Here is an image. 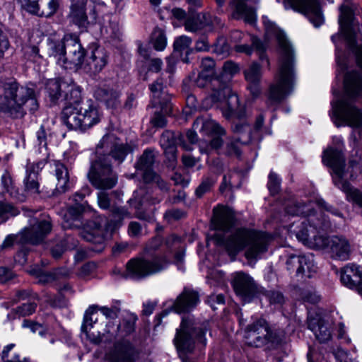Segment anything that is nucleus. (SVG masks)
Returning a JSON list of instances; mask_svg holds the SVG:
<instances>
[{
    "label": "nucleus",
    "mask_w": 362,
    "mask_h": 362,
    "mask_svg": "<svg viewBox=\"0 0 362 362\" xmlns=\"http://www.w3.org/2000/svg\"><path fill=\"white\" fill-rule=\"evenodd\" d=\"M264 25L267 33L274 35L279 45L278 71L268 93V103L274 105L280 103L293 89L296 57L294 49L284 32L270 21L264 22Z\"/></svg>",
    "instance_id": "obj_1"
},
{
    "label": "nucleus",
    "mask_w": 362,
    "mask_h": 362,
    "mask_svg": "<svg viewBox=\"0 0 362 362\" xmlns=\"http://www.w3.org/2000/svg\"><path fill=\"white\" fill-rule=\"evenodd\" d=\"M344 87L347 98L332 103L329 112L332 119L337 127L342 122L352 128L362 127V107H358L352 100L362 96V74L356 70L346 72Z\"/></svg>",
    "instance_id": "obj_2"
},
{
    "label": "nucleus",
    "mask_w": 362,
    "mask_h": 362,
    "mask_svg": "<svg viewBox=\"0 0 362 362\" xmlns=\"http://www.w3.org/2000/svg\"><path fill=\"white\" fill-rule=\"evenodd\" d=\"M313 229L308 230L306 226L297 233V238L310 248L322 250L334 259L345 261L349 258L351 249L349 241L342 236H328L320 234L321 231L331 227L329 218L324 217Z\"/></svg>",
    "instance_id": "obj_3"
},
{
    "label": "nucleus",
    "mask_w": 362,
    "mask_h": 362,
    "mask_svg": "<svg viewBox=\"0 0 362 362\" xmlns=\"http://www.w3.org/2000/svg\"><path fill=\"white\" fill-rule=\"evenodd\" d=\"M272 236L265 232L246 228H237L225 242L230 256H236L245 249V257L250 261H257L267 253Z\"/></svg>",
    "instance_id": "obj_4"
},
{
    "label": "nucleus",
    "mask_w": 362,
    "mask_h": 362,
    "mask_svg": "<svg viewBox=\"0 0 362 362\" xmlns=\"http://www.w3.org/2000/svg\"><path fill=\"white\" fill-rule=\"evenodd\" d=\"M0 110L12 118H21L26 110L35 112L39 107L33 88L20 85L16 81L3 83Z\"/></svg>",
    "instance_id": "obj_5"
},
{
    "label": "nucleus",
    "mask_w": 362,
    "mask_h": 362,
    "mask_svg": "<svg viewBox=\"0 0 362 362\" xmlns=\"http://www.w3.org/2000/svg\"><path fill=\"white\" fill-rule=\"evenodd\" d=\"M160 237L153 238L147 245L146 256L134 257L126 264L125 276L133 280H141L166 269L170 261L165 255H150L161 245Z\"/></svg>",
    "instance_id": "obj_6"
},
{
    "label": "nucleus",
    "mask_w": 362,
    "mask_h": 362,
    "mask_svg": "<svg viewBox=\"0 0 362 362\" xmlns=\"http://www.w3.org/2000/svg\"><path fill=\"white\" fill-rule=\"evenodd\" d=\"M47 45L49 57H53L59 66L73 71L81 68L86 52L77 35L66 34L61 40H49Z\"/></svg>",
    "instance_id": "obj_7"
},
{
    "label": "nucleus",
    "mask_w": 362,
    "mask_h": 362,
    "mask_svg": "<svg viewBox=\"0 0 362 362\" xmlns=\"http://www.w3.org/2000/svg\"><path fill=\"white\" fill-rule=\"evenodd\" d=\"M101 114L92 100L82 103L79 108L66 105L61 113V120L69 129L85 132L100 122Z\"/></svg>",
    "instance_id": "obj_8"
},
{
    "label": "nucleus",
    "mask_w": 362,
    "mask_h": 362,
    "mask_svg": "<svg viewBox=\"0 0 362 362\" xmlns=\"http://www.w3.org/2000/svg\"><path fill=\"white\" fill-rule=\"evenodd\" d=\"M209 329V323H195L189 317L182 318L180 329H177L174 339L175 344L179 352L180 357L184 362H187V354L192 353L194 349V339L206 344V332Z\"/></svg>",
    "instance_id": "obj_9"
},
{
    "label": "nucleus",
    "mask_w": 362,
    "mask_h": 362,
    "mask_svg": "<svg viewBox=\"0 0 362 362\" xmlns=\"http://www.w3.org/2000/svg\"><path fill=\"white\" fill-rule=\"evenodd\" d=\"M221 91L228 94L226 104L222 108L223 115L226 119H235L231 127L233 132L239 135L238 138L243 139V144H248L252 139L251 127L247 122L242 120L245 117V111L240 105L238 96L235 93H230V89L227 87L217 90L219 95Z\"/></svg>",
    "instance_id": "obj_10"
},
{
    "label": "nucleus",
    "mask_w": 362,
    "mask_h": 362,
    "mask_svg": "<svg viewBox=\"0 0 362 362\" xmlns=\"http://www.w3.org/2000/svg\"><path fill=\"white\" fill-rule=\"evenodd\" d=\"M30 227L25 228L17 235H8L1 245L2 249L11 247L14 243L21 245L40 243L52 230L49 217L39 221H30Z\"/></svg>",
    "instance_id": "obj_11"
},
{
    "label": "nucleus",
    "mask_w": 362,
    "mask_h": 362,
    "mask_svg": "<svg viewBox=\"0 0 362 362\" xmlns=\"http://www.w3.org/2000/svg\"><path fill=\"white\" fill-rule=\"evenodd\" d=\"M88 177L95 188L102 190L112 189L118 180L107 156H99L91 163Z\"/></svg>",
    "instance_id": "obj_12"
},
{
    "label": "nucleus",
    "mask_w": 362,
    "mask_h": 362,
    "mask_svg": "<svg viewBox=\"0 0 362 362\" xmlns=\"http://www.w3.org/2000/svg\"><path fill=\"white\" fill-rule=\"evenodd\" d=\"M68 18L80 29L86 30L98 22V6L91 0H71Z\"/></svg>",
    "instance_id": "obj_13"
},
{
    "label": "nucleus",
    "mask_w": 362,
    "mask_h": 362,
    "mask_svg": "<svg viewBox=\"0 0 362 362\" xmlns=\"http://www.w3.org/2000/svg\"><path fill=\"white\" fill-rule=\"evenodd\" d=\"M341 32L347 45L356 58L357 65L362 69V43L356 42V31L351 11L346 7L341 9L339 19Z\"/></svg>",
    "instance_id": "obj_14"
},
{
    "label": "nucleus",
    "mask_w": 362,
    "mask_h": 362,
    "mask_svg": "<svg viewBox=\"0 0 362 362\" xmlns=\"http://www.w3.org/2000/svg\"><path fill=\"white\" fill-rule=\"evenodd\" d=\"M285 210L286 212L291 216L305 217V219L301 222L300 226L296 233L303 229L304 226H306L308 230L315 228V225H317L319 221L323 220L321 216L327 217V216L322 212L320 214L315 213L312 202H305L301 200L291 201L286 204Z\"/></svg>",
    "instance_id": "obj_15"
},
{
    "label": "nucleus",
    "mask_w": 362,
    "mask_h": 362,
    "mask_svg": "<svg viewBox=\"0 0 362 362\" xmlns=\"http://www.w3.org/2000/svg\"><path fill=\"white\" fill-rule=\"evenodd\" d=\"M231 285L235 294L244 303H250L257 297L259 288L257 283L244 272H236L232 274Z\"/></svg>",
    "instance_id": "obj_16"
},
{
    "label": "nucleus",
    "mask_w": 362,
    "mask_h": 362,
    "mask_svg": "<svg viewBox=\"0 0 362 362\" xmlns=\"http://www.w3.org/2000/svg\"><path fill=\"white\" fill-rule=\"evenodd\" d=\"M286 1L292 9L303 14L315 28L323 24L324 18L317 0H286Z\"/></svg>",
    "instance_id": "obj_17"
},
{
    "label": "nucleus",
    "mask_w": 362,
    "mask_h": 362,
    "mask_svg": "<svg viewBox=\"0 0 362 362\" xmlns=\"http://www.w3.org/2000/svg\"><path fill=\"white\" fill-rule=\"evenodd\" d=\"M102 148L109 149L107 158L111 156L118 164L122 163L127 156L133 151V148L128 143H124L113 134H105L100 141Z\"/></svg>",
    "instance_id": "obj_18"
},
{
    "label": "nucleus",
    "mask_w": 362,
    "mask_h": 362,
    "mask_svg": "<svg viewBox=\"0 0 362 362\" xmlns=\"http://www.w3.org/2000/svg\"><path fill=\"white\" fill-rule=\"evenodd\" d=\"M269 327L264 319H257L245 326V338L246 343L251 346L261 347L268 341Z\"/></svg>",
    "instance_id": "obj_19"
},
{
    "label": "nucleus",
    "mask_w": 362,
    "mask_h": 362,
    "mask_svg": "<svg viewBox=\"0 0 362 362\" xmlns=\"http://www.w3.org/2000/svg\"><path fill=\"white\" fill-rule=\"evenodd\" d=\"M345 161V156L341 149L328 147L323 151L322 163L332 170L334 174L333 176L334 185L337 180H344Z\"/></svg>",
    "instance_id": "obj_20"
},
{
    "label": "nucleus",
    "mask_w": 362,
    "mask_h": 362,
    "mask_svg": "<svg viewBox=\"0 0 362 362\" xmlns=\"http://www.w3.org/2000/svg\"><path fill=\"white\" fill-rule=\"evenodd\" d=\"M29 13L40 16L50 17L57 13L61 0H18Z\"/></svg>",
    "instance_id": "obj_21"
},
{
    "label": "nucleus",
    "mask_w": 362,
    "mask_h": 362,
    "mask_svg": "<svg viewBox=\"0 0 362 362\" xmlns=\"http://www.w3.org/2000/svg\"><path fill=\"white\" fill-rule=\"evenodd\" d=\"M341 281L349 288H356L362 296V267L355 264H348L341 270Z\"/></svg>",
    "instance_id": "obj_22"
},
{
    "label": "nucleus",
    "mask_w": 362,
    "mask_h": 362,
    "mask_svg": "<svg viewBox=\"0 0 362 362\" xmlns=\"http://www.w3.org/2000/svg\"><path fill=\"white\" fill-rule=\"evenodd\" d=\"M50 173L56 178L54 194H63L71 187L69 173L66 165L59 160H52L50 164Z\"/></svg>",
    "instance_id": "obj_23"
},
{
    "label": "nucleus",
    "mask_w": 362,
    "mask_h": 362,
    "mask_svg": "<svg viewBox=\"0 0 362 362\" xmlns=\"http://www.w3.org/2000/svg\"><path fill=\"white\" fill-rule=\"evenodd\" d=\"M137 320V317L134 315H130L126 318L123 319L122 325H115L112 322L107 324V333L110 336L107 338L106 341L112 342L117 337L123 338L133 332L135 329V323Z\"/></svg>",
    "instance_id": "obj_24"
},
{
    "label": "nucleus",
    "mask_w": 362,
    "mask_h": 362,
    "mask_svg": "<svg viewBox=\"0 0 362 362\" xmlns=\"http://www.w3.org/2000/svg\"><path fill=\"white\" fill-rule=\"evenodd\" d=\"M136 351L132 343L118 341L108 354L110 362H135Z\"/></svg>",
    "instance_id": "obj_25"
},
{
    "label": "nucleus",
    "mask_w": 362,
    "mask_h": 362,
    "mask_svg": "<svg viewBox=\"0 0 362 362\" xmlns=\"http://www.w3.org/2000/svg\"><path fill=\"white\" fill-rule=\"evenodd\" d=\"M93 95L107 108L116 109L120 105V93L106 84L96 87Z\"/></svg>",
    "instance_id": "obj_26"
},
{
    "label": "nucleus",
    "mask_w": 362,
    "mask_h": 362,
    "mask_svg": "<svg viewBox=\"0 0 362 362\" xmlns=\"http://www.w3.org/2000/svg\"><path fill=\"white\" fill-rule=\"evenodd\" d=\"M212 224L216 230L228 231L235 224V216L233 211L223 206H218L213 210Z\"/></svg>",
    "instance_id": "obj_27"
},
{
    "label": "nucleus",
    "mask_w": 362,
    "mask_h": 362,
    "mask_svg": "<svg viewBox=\"0 0 362 362\" xmlns=\"http://www.w3.org/2000/svg\"><path fill=\"white\" fill-rule=\"evenodd\" d=\"M199 302V293L189 288H184L173 305L176 313H187L194 309Z\"/></svg>",
    "instance_id": "obj_28"
},
{
    "label": "nucleus",
    "mask_w": 362,
    "mask_h": 362,
    "mask_svg": "<svg viewBox=\"0 0 362 362\" xmlns=\"http://www.w3.org/2000/svg\"><path fill=\"white\" fill-rule=\"evenodd\" d=\"M107 64V54L105 49L96 47L93 49L86 60L83 69L90 74L100 72Z\"/></svg>",
    "instance_id": "obj_29"
},
{
    "label": "nucleus",
    "mask_w": 362,
    "mask_h": 362,
    "mask_svg": "<svg viewBox=\"0 0 362 362\" xmlns=\"http://www.w3.org/2000/svg\"><path fill=\"white\" fill-rule=\"evenodd\" d=\"M336 187L345 194L346 200L351 203L353 206L362 209V191L354 187L345 180L336 181Z\"/></svg>",
    "instance_id": "obj_30"
},
{
    "label": "nucleus",
    "mask_w": 362,
    "mask_h": 362,
    "mask_svg": "<svg viewBox=\"0 0 362 362\" xmlns=\"http://www.w3.org/2000/svg\"><path fill=\"white\" fill-rule=\"evenodd\" d=\"M267 44L255 36H252L251 37V45L243 44L235 46V50L238 52L245 53L247 55H250L253 50H255L259 54V59L261 61L265 59L267 64L269 66V61L265 54Z\"/></svg>",
    "instance_id": "obj_31"
},
{
    "label": "nucleus",
    "mask_w": 362,
    "mask_h": 362,
    "mask_svg": "<svg viewBox=\"0 0 362 362\" xmlns=\"http://www.w3.org/2000/svg\"><path fill=\"white\" fill-rule=\"evenodd\" d=\"M200 127L199 131L206 135H226V130L215 120L198 117L193 123V129H197Z\"/></svg>",
    "instance_id": "obj_32"
},
{
    "label": "nucleus",
    "mask_w": 362,
    "mask_h": 362,
    "mask_svg": "<svg viewBox=\"0 0 362 362\" xmlns=\"http://www.w3.org/2000/svg\"><path fill=\"white\" fill-rule=\"evenodd\" d=\"M308 327L314 333L316 339L320 343H325L332 337L331 330L328 324L320 318L310 319Z\"/></svg>",
    "instance_id": "obj_33"
},
{
    "label": "nucleus",
    "mask_w": 362,
    "mask_h": 362,
    "mask_svg": "<svg viewBox=\"0 0 362 362\" xmlns=\"http://www.w3.org/2000/svg\"><path fill=\"white\" fill-rule=\"evenodd\" d=\"M88 317L86 316L85 319H83V322L81 327V333L85 336V339L90 343L95 345H98L102 341L109 343L106 341L107 338L110 336V334L107 333V328L105 329V332L103 333L102 334L100 333V332H97V333L91 332V329L93 328L91 327L90 325L93 320L90 317Z\"/></svg>",
    "instance_id": "obj_34"
},
{
    "label": "nucleus",
    "mask_w": 362,
    "mask_h": 362,
    "mask_svg": "<svg viewBox=\"0 0 362 362\" xmlns=\"http://www.w3.org/2000/svg\"><path fill=\"white\" fill-rule=\"evenodd\" d=\"M1 184L4 193H8L9 196L18 202H23L26 199V195L24 192H19L16 187L11 174L5 170L1 177Z\"/></svg>",
    "instance_id": "obj_35"
},
{
    "label": "nucleus",
    "mask_w": 362,
    "mask_h": 362,
    "mask_svg": "<svg viewBox=\"0 0 362 362\" xmlns=\"http://www.w3.org/2000/svg\"><path fill=\"white\" fill-rule=\"evenodd\" d=\"M67 81L62 78H52L46 83V92L52 103H56L63 98Z\"/></svg>",
    "instance_id": "obj_36"
},
{
    "label": "nucleus",
    "mask_w": 362,
    "mask_h": 362,
    "mask_svg": "<svg viewBox=\"0 0 362 362\" xmlns=\"http://www.w3.org/2000/svg\"><path fill=\"white\" fill-rule=\"evenodd\" d=\"M155 162V155L151 149H146L139 157L135 164L136 170L142 172L143 180L145 179L146 174H153V166Z\"/></svg>",
    "instance_id": "obj_37"
},
{
    "label": "nucleus",
    "mask_w": 362,
    "mask_h": 362,
    "mask_svg": "<svg viewBox=\"0 0 362 362\" xmlns=\"http://www.w3.org/2000/svg\"><path fill=\"white\" fill-rule=\"evenodd\" d=\"M217 82H218L217 78L210 77L209 75H205L199 73L196 78L194 76H189V77L185 78L183 81L182 90L186 93H188L190 90V86L192 85L202 88L207 86L210 83H215Z\"/></svg>",
    "instance_id": "obj_38"
},
{
    "label": "nucleus",
    "mask_w": 362,
    "mask_h": 362,
    "mask_svg": "<svg viewBox=\"0 0 362 362\" xmlns=\"http://www.w3.org/2000/svg\"><path fill=\"white\" fill-rule=\"evenodd\" d=\"M160 144L161 147L179 144L186 151H190L192 150L191 146L185 143V136L182 134H177L176 135L174 132L170 131H166L162 134Z\"/></svg>",
    "instance_id": "obj_39"
},
{
    "label": "nucleus",
    "mask_w": 362,
    "mask_h": 362,
    "mask_svg": "<svg viewBox=\"0 0 362 362\" xmlns=\"http://www.w3.org/2000/svg\"><path fill=\"white\" fill-rule=\"evenodd\" d=\"M63 100L66 101V105L77 107L81 100V89L72 81H67Z\"/></svg>",
    "instance_id": "obj_40"
},
{
    "label": "nucleus",
    "mask_w": 362,
    "mask_h": 362,
    "mask_svg": "<svg viewBox=\"0 0 362 362\" xmlns=\"http://www.w3.org/2000/svg\"><path fill=\"white\" fill-rule=\"evenodd\" d=\"M77 245V240L70 235H67L66 238L56 243L50 249L52 257L59 259L66 250H73Z\"/></svg>",
    "instance_id": "obj_41"
},
{
    "label": "nucleus",
    "mask_w": 362,
    "mask_h": 362,
    "mask_svg": "<svg viewBox=\"0 0 362 362\" xmlns=\"http://www.w3.org/2000/svg\"><path fill=\"white\" fill-rule=\"evenodd\" d=\"M205 13H199L186 18L185 28L188 32L195 33L206 28Z\"/></svg>",
    "instance_id": "obj_42"
},
{
    "label": "nucleus",
    "mask_w": 362,
    "mask_h": 362,
    "mask_svg": "<svg viewBox=\"0 0 362 362\" xmlns=\"http://www.w3.org/2000/svg\"><path fill=\"white\" fill-rule=\"evenodd\" d=\"M36 308L37 303L35 302L23 303L13 309L8 315V317L14 319L16 317L29 316L35 312Z\"/></svg>",
    "instance_id": "obj_43"
},
{
    "label": "nucleus",
    "mask_w": 362,
    "mask_h": 362,
    "mask_svg": "<svg viewBox=\"0 0 362 362\" xmlns=\"http://www.w3.org/2000/svg\"><path fill=\"white\" fill-rule=\"evenodd\" d=\"M23 180L25 192L30 195H37L40 193L38 175L36 173H26Z\"/></svg>",
    "instance_id": "obj_44"
},
{
    "label": "nucleus",
    "mask_w": 362,
    "mask_h": 362,
    "mask_svg": "<svg viewBox=\"0 0 362 362\" xmlns=\"http://www.w3.org/2000/svg\"><path fill=\"white\" fill-rule=\"evenodd\" d=\"M217 181V177L214 175H208L202 177V182L195 190L197 197H202L204 194L211 191Z\"/></svg>",
    "instance_id": "obj_45"
},
{
    "label": "nucleus",
    "mask_w": 362,
    "mask_h": 362,
    "mask_svg": "<svg viewBox=\"0 0 362 362\" xmlns=\"http://www.w3.org/2000/svg\"><path fill=\"white\" fill-rule=\"evenodd\" d=\"M234 17L237 18H243L245 21L250 24H253L256 21L255 11L247 5H239L238 9L235 11Z\"/></svg>",
    "instance_id": "obj_46"
},
{
    "label": "nucleus",
    "mask_w": 362,
    "mask_h": 362,
    "mask_svg": "<svg viewBox=\"0 0 362 362\" xmlns=\"http://www.w3.org/2000/svg\"><path fill=\"white\" fill-rule=\"evenodd\" d=\"M153 47L157 51H163L167 45L165 32L160 28H156L151 35Z\"/></svg>",
    "instance_id": "obj_47"
},
{
    "label": "nucleus",
    "mask_w": 362,
    "mask_h": 362,
    "mask_svg": "<svg viewBox=\"0 0 362 362\" xmlns=\"http://www.w3.org/2000/svg\"><path fill=\"white\" fill-rule=\"evenodd\" d=\"M244 75L247 82L261 81V66L257 62L252 63L249 67L244 71Z\"/></svg>",
    "instance_id": "obj_48"
},
{
    "label": "nucleus",
    "mask_w": 362,
    "mask_h": 362,
    "mask_svg": "<svg viewBox=\"0 0 362 362\" xmlns=\"http://www.w3.org/2000/svg\"><path fill=\"white\" fill-rule=\"evenodd\" d=\"M15 344H9L4 346L1 352V358L4 362H31L30 358L28 357H23L21 358L19 354H14L11 357H9V352L15 347Z\"/></svg>",
    "instance_id": "obj_49"
},
{
    "label": "nucleus",
    "mask_w": 362,
    "mask_h": 362,
    "mask_svg": "<svg viewBox=\"0 0 362 362\" xmlns=\"http://www.w3.org/2000/svg\"><path fill=\"white\" fill-rule=\"evenodd\" d=\"M301 264H309L310 262L305 258H300V255H292L288 257L286 262L287 269L290 272H295L296 276H298V272L302 267Z\"/></svg>",
    "instance_id": "obj_50"
},
{
    "label": "nucleus",
    "mask_w": 362,
    "mask_h": 362,
    "mask_svg": "<svg viewBox=\"0 0 362 362\" xmlns=\"http://www.w3.org/2000/svg\"><path fill=\"white\" fill-rule=\"evenodd\" d=\"M23 57L28 61L36 62L42 56L40 54V50L37 46L33 45H24L22 47Z\"/></svg>",
    "instance_id": "obj_51"
},
{
    "label": "nucleus",
    "mask_w": 362,
    "mask_h": 362,
    "mask_svg": "<svg viewBox=\"0 0 362 362\" xmlns=\"http://www.w3.org/2000/svg\"><path fill=\"white\" fill-rule=\"evenodd\" d=\"M242 139L240 138L230 139L226 146V154L240 158L241 156V146L245 144L242 143Z\"/></svg>",
    "instance_id": "obj_52"
},
{
    "label": "nucleus",
    "mask_w": 362,
    "mask_h": 362,
    "mask_svg": "<svg viewBox=\"0 0 362 362\" xmlns=\"http://www.w3.org/2000/svg\"><path fill=\"white\" fill-rule=\"evenodd\" d=\"M300 258H305L309 260L310 264H301L300 269L298 272V276L310 277L313 272H315V267L314 263L313 257L311 255H300Z\"/></svg>",
    "instance_id": "obj_53"
},
{
    "label": "nucleus",
    "mask_w": 362,
    "mask_h": 362,
    "mask_svg": "<svg viewBox=\"0 0 362 362\" xmlns=\"http://www.w3.org/2000/svg\"><path fill=\"white\" fill-rule=\"evenodd\" d=\"M43 158L37 162L30 163L28 162L26 168V173H36L38 175L39 172L44 168L47 163V159L49 156V153L45 151L43 153Z\"/></svg>",
    "instance_id": "obj_54"
},
{
    "label": "nucleus",
    "mask_w": 362,
    "mask_h": 362,
    "mask_svg": "<svg viewBox=\"0 0 362 362\" xmlns=\"http://www.w3.org/2000/svg\"><path fill=\"white\" fill-rule=\"evenodd\" d=\"M110 212L115 223H120L125 218L130 217V213L127 209L122 206H112L110 209Z\"/></svg>",
    "instance_id": "obj_55"
},
{
    "label": "nucleus",
    "mask_w": 362,
    "mask_h": 362,
    "mask_svg": "<svg viewBox=\"0 0 362 362\" xmlns=\"http://www.w3.org/2000/svg\"><path fill=\"white\" fill-rule=\"evenodd\" d=\"M202 70L199 73L205 75H209L210 77L214 78L215 75V62L210 57L204 58L202 60Z\"/></svg>",
    "instance_id": "obj_56"
},
{
    "label": "nucleus",
    "mask_w": 362,
    "mask_h": 362,
    "mask_svg": "<svg viewBox=\"0 0 362 362\" xmlns=\"http://www.w3.org/2000/svg\"><path fill=\"white\" fill-rule=\"evenodd\" d=\"M144 182L145 183H156L162 191L168 190L167 183L156 173L153 174H146Z\"/></svg>",
    "instance_id": "obj_57"
},
{
    "label": "nucleus",
    "mask_w": 362,
    "mask_h": 362,
    "mask_svg": "<svg viewBox=\"0 0 362 362\" xmlns=\"http://www.w3.org/2000/svg\"><path fill=\"white\" fill-rule=\"evenodd\" d=\"M18 214V211L12 204L0 202V218L5 220L10 216H14Z\"/></svg>",
    "instance_id": "obj_58"
},
{
    "label": "nucleus",
    "mask_w": 362,
    "mask_h": 362,
    "mask_svg": "<svg viewBox=\"0 0 362 362\" xmlns=\"http://www.w3.org/2000/svg\"><path fill=\"white\" fill-rule=\"evenodd\" d=\"M192 39L186 35L177 37L173 43L174 49L182 52L186 50L191 45Z\"/></svg>",
    "instance_id": "obj_59"
},
{
    "label": "nucleus",
    "mask_w": 362,
    "mask_h": 362,
    "mask_svg": "<svg viewBox=\"0 0 362 362\" xmlns=\"http://www.w3.org/2000/svg\"><path fill=\"white\" fill-rule=\"evenodd\" d=\"M98 204L100 209L104 210H110L112 206H111L110 195L109 193L103 191H100L98 193Z\"/></svg>",
    "instance_id": "obj_60"
},
{
    "label": "nucleus",
    "mask_w": 362,
    "mask_h": 362,
    "mask_svg": "<svg viewBox=\"0 0 362 362\" xmlns=\"http://www.w3.org/2000/svg\"><path fill=\"white\" fill-rule=\"evenodd\" d=\"M280 183L281 180L278 175L276 173L271 172L269 175V181L267 183V187L271 194H275L278 193L280 189Z\"/></svg>",
    "instance_id": "obj_61"
},
{
    "label": "nucleus",
    "mask_w": 362,
    "mask_h": 362,
    "mask_svg": "<svg viewBox=\"0 0 362 362\" xmlns=\"http://www.w3.org/2000/svg\"><path fill=\"white\" fill-rule=\"evenodd\" d=\"M98 310H100L107 318L115 319L117 317L120 311V308L119 305H112L111 308L99 306Z\"/></svg>",
    "instance_id": "obj_62"
},
{
    "label": "nucleus",
    "mask_w": 362,
    "mask_h": 362,
    "mask_svg": "<svg viewBox=\"0 0 362 362\" xmlns=\"http://www.w3.org/2000/svg\"><path fill=\"white\" fill-rule=\"evenodd\" d=\"M206 25L209 30H213L215 28H221L223 25L221 20L216 16H212L209 13H205Z\"/></svg>",
    "instance_id": "obj_63"
},
{
    "label": "nucleus",
    "mask_w": 362,
    "mask_h": 362,
    "mask_svg": "<svg viewBox=\"0 0 362 362\" xmlns=\"http://www.w3.org/2000/svg\"><path fill=\"white\" fill-rule=\"evenodd\" d=\"M265 296L271 304L281 305L284 302V297L279 291H269L266 292Z\"/></svg>",
    "instance_id": "obj_64"
}]
</instances>
